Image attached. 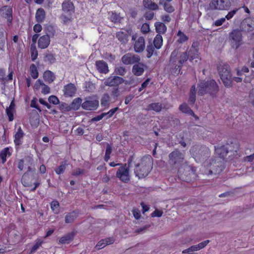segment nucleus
Masks as SVG:
<instances>
[{"label": "nucleus", "instance_id": "obj_1", "mask_svg": "<svg viewBox=\"0 0 254 254\" xmlns=\"http://www.w3.org/2000/svg\"><path fill=\"white\" fill-rule=\"evenodd\" d=\"M239 144L236 142H231L230 144L219 147H215V152L218 157L211 159L210 166H213L212 170H209V173L213 172L215 174L220 173L225 168L224 161L233 160L238 155Z\"/></svg>", "mask_w": 254, "mask_h": 254}, {"label": "nucleus", "instance_id": "obj_2", "mask_svg": "<svg viewBox=\"0 0 254 254\" xmlns=\"http://www.w3.org/2000/svg\"><path fill=\"white\" fill-rule=\"evenodd\" d=\"M184 154L178 149L169 155V163L172 168L177 170L179 179L183 181L189 182L191 181L188 176L187 171L190 170V167L184 162Z\"/></svg>", "mask_w": 254, "mask_h": 254}, {"label": "nucleus", "instance_id": "obj_3", "mask_svg": "<svg viewBox=\"0 0 254 254\" xmlns=\"http://www.w3.org/2000/svg\"><path fill=\"white\" fill-rule=\"evenodd\" d=\"M153 159L150 155L144 156L135 161L134 174L139 179H142L149 174L152 169Z\"/></svg>", "mask_w": 254, "mask_h": 254}, {"label": "nucleus", "instance_id": "obj_4", "mask_svg": "<svg viewBox=\"0 0 254 254\" xmlns=\"http://www.w3.org/2000/svg\"><path fill=\"white\" fill-rule=\"evenodd\" d=\"M188 60L186 53H183L176 49L171 53L168 66L174 74H179L184 64Z\"/></svg>", "mask_w": 254, "mask_h": 254}, {"label": "nucleus", "instance_id": "obj_5", "mask_svg": "<svg viewBox=\"0 0 254 254\" xmlns=\"http://www.w3.org/2000/svg\"><path fill=\"white\" fill-rule=\"evenodd\" d=\"M219 90V86L214 79L207 80H202L197 84V93L198 95L202 96L208 94L212 98L216 97Z\"/></svg>", "mask_w": 254, "mask_h": 254}, {"label": "nucleus", "instance_id": "obj_6", "mask_svg": "<svg viewBox=\"0 0 254 254\" xmlns=\"http://www.w3.org/2000/svg\"><path fill=\"white\" fill-rule=\"evenodd\" d=\"M218 72L224 85L226 87L232 86L233 80L236 82H240L242 79L239 77H234L233 79L229 66L228 64H219L217 67Z\"/></svg>", "mask_w": 254, "mask_h": 254}, {"label": "nucleus", "instance_id": "obj_7", "mask_svg": "<svg viewBox=\"0 0 254 254\" xmlns=\"http://www.w3.org/2000/svg\"><path fill=\"white\" fill-rule=\"evenodd\" d=\"M190 153L197 163L203 161L210 155L209 148L205 145H195L190 149Z\"/></svg>", "mask_w": 254, "mask_h": 254}, {"label": "nucleus", "instance_id": "obj_8", "mask_svg": "<svg viewBox=\"0 0 254 254\" xmlns=\"http://www.w3.org/2000/svg\"><path fill=\"white\" fill-rule=\"evenodd\" d=\"M134 159L133 156H130L127 160L128 167L127 164L122 165L116 172V176L121 181L127 183L130 180L129 167Z\"/></svg>", "mask_w": 254, "mask_h": 254}, {"label": "nucleus", "instance_id": "obj_9", "mask_svg": "<svg viewBox=\"0 0 254 254\" xmlns=\"http://www.w3.org/2000/svg\"><path fill=\"white\" fill-rule=\"evenodd\" d=\"M242 31L238 29H233L229 35V40L233 48L238 49L243 43Z\"/></svg>", "mask_w": 254, "mask_h": 254}, {"label": "nucleus", "instance_id": "obj_10", "mask_svg": "<svg viewBox=\"0 0 254 254\" xmlns=\"http://www.w3.org/2000/svg\"><path fill=\"white\" fill-rule=\"evenodd\" d=\"M231 0H211L209 6L211 10H225L229 9Z\"/></svg>", "mask_w": 254, "mask_h": 254}, {"label": "nucleus", "instance_id": "obj_11", "mask_svg": "<svg viewBox=\"0 0 254 254\" xmlns=\"http://www.w3.org/2000/svg\"><path fill=\"white\" fill-rule=\"evenodd\" d=\"M241 31L254 35V19L250 17L243 19L240 23Z\"/></svg>", "mask_w": 254, "mask_h": 254}, {"label": "nucleus", "instance_id": "obj_12", "mask_svg": "<svg viewBox=\"0 0 254 254\" xmlns=\"http://www.w3.org/2000/svg\"><path fill=\"white\" fill-rule=\"evenodd\" d=\"M125 82L127 84V81H126L123 77L118 76H110L104 81V84L107 86L119 87V85Z\"/></svg>", "mask_w": 254, "mask_h": 254}, {"label": "nucleus", "instance_id": "obj_13", "mask_svg": "<svg viewBox=\"0 0 254 254\" xmlns=\"http://www.w3.org/2000/svg\"><path fill=\"white\" fill-rule=\"evenodd\" d=\"M140 61L139 56L130 53H127L122 57V62L126 65L138 63Z\"/></svg>", "mask_w": 254, "mask_h": 254}, {"label": "nucleus", "instance_id": "obj_14", "mask_svg": "<svg viewBox=\"0 0 254 254\" xmlns=\"http://www.w3.org/2000/svg\"><path fill=\"white\" fill-rule=\"evenodd\" d=\"M135 35L132 36V40L135 41L134 44V50L136 53H142L145 49V39L143 37H139L136 40H135Z\"/></svg>", "mask_w": 254, "mask_h": 254}, {"label": "nucleus", "instance_id": "obj_15", "mask_svg": "<svg viewBox=\"0 0 254 254\" xmlns=\"http://www.w3.org/2000/svg\"><path fill=\"white\" fill-rule=\"evenodd\" d=\"M24 134L21 127H19L13 136V142L16 149L22 144Z\"/></svg>", "mask_w": 254, "mask_h": 254}, {"label": "nucleus", "instance_id": "obj_16", "mask_svg": "<svg viewBox=\"0 0 254 254\" xmlns=\"http://www.w3.org/2000/svg\"><path fill=\"white\" fill-rule=\"evenodd\" d=\"M63 11L67 15H72L75 11V7L71 0H64L62 3Z\"/></svg>", "mask_w": 254, "mask_h": 254}, {"label": "nucleus", "instance_id": "obj_17", "mask_svg": "<svg viewBox=\"0 0 254 254\" xmlns=\"http://www.w3.org/2000/svg\"><path fill=\"white\" fill-rule=\"evenodd\" d=\"M77 88L75 85L72 83H68L64 86V95L66 97H73L76 94Z\"/></svg>", "mask_w": 254, "mask_h": 254}, {"label": "nucleus", "instance_id": "obj_18", "mask_svg": "<svg viewBox=\"0 0 254 254\" xmlns=\"http://www.w3.org/2000/svg\"><path fill=\"white\" fill-rule=\"evenodd\" d=\"M1 15L6 19L7 21L11 23L12 20V8L10 6L4 5L0 9Z\"/></svg>", "mask_w": 254, "mask_h": 254}, {"label": "nucleus", "instance_id": "obj_19", "mask_svg": "<svg viewBox=\"0 0 254 254\" xmlns=\"http://www.w3.org/2000/svg\"><path fill=\"white\" fill-rule=\"evenodd\" d=\"M51 39L50 36L44 35L40 36L38 40V47L40 49H45L47 48L50 44Z\"/></svg>", "mask_w": 254, "mask_h": 254}, {"label": "nucleus", "instance_id": "obj_20", "mask_svg": "<svg viewBox=\"0 0 254 254\" xmlns=\"http://www.w3.org/2000/svg\"><path fill=\"white\" fill-rule=\"evenodd\" d=\"M30 171H31V167L28 166L27 168V171L23 174L21 178V183L22 185L25 187H30L33 185V178L28 174V172Z\"/></svg>", "mask_w": 254, "mask_h": 254}, {"label": "nucleus", "instance_id": "obj_21", "mask_svg": "<svg viewBox=\"0 0 254 254\" xmlns=\"http://www.w3.org/2000/svg\"><path fill=\"white\" fill-rule=\"evenodd\" d=\"M98 106L99 102L97 100H86L82 104V108L86 110H95Z\"/></svg>", "mask_w": 254, "mask_h": 254}, {"label": "nucleus", "instance_id": "obj_22", "mask_svg": "<svg viewBox=\"0 0 254 254\" xmlns=\"http://www.w3.org/2000/svg\"><path fill=\"white\" fill-rule=\"evenodd\" d=\"M183 53H186L188 60H189L191 63H193V61L198 58V50L193 45H192L190 49H188L186 51Z\"/></svg>", "mask_w": 254, "mask_h": 254}, {"label": "nucleus", "instance_id": "obj_23", "mask_svg": "<svg viewBox=\"0 0 254 254\" xmlns=\"http://www.w3.org/2000/svg\"><path fill=\"white\" fill-rule=\"evenodd\" d=\"M76 234V231L75 230L72 231L70 233L62 237L59 240V243L62 244H69L71 241H73Z\"/></svg>", "mask_w": 254, "mask_h": 254}, {"label": "nucleus", "instance_id": "obj_24", "mask_svg": "<svg viewBox=\"0 0 254 254\" xmlns=\"http://www.w3.org/2000/svg\"><path fill=\"white\" fill-rule=\"evenodd\" d=\"M12 149L10 147H5L0 151V158L2 164L6 162V158L10 157L12 155Z\"/></svg>", "mask_w": 254, "mask_h": 254}, {"label": "nucleus", "instance_id": "obj_25", "mask_svg": "<svg viewBox=\"0 0 254 254\" xmlns=\"http://www.w3.org/2000/svg\"><path fill=\"white\" fill-rule=\"evenodd\" d=\"M96 65L97 70L100 73L106 74L108 73L109 70L108 64L104 61L99 60L96 62Z\"/></svg>", "mask_w": 254, "mask_h": 254}, {"label": "nucleus", "instance_id": "obj_26", "mask_svg": "<svg viewBox=\"0 0 254 254\" xmlns=\"http://www.w3.org/2000/svg\"><path fill=\"white\" fill-rule=\"evenodd\" d=\"M114 242L115 240L112 237L102 239L97 243L95 248L97 250H100L104 248L107 245L114 243Z\"/></svg>", "mask_w": 254, "mask_h": 254}, {"label": "nucleus", "instance_id": "obj_27", "mask_svg": "<svg viewBox=\"0 0 254 254\" xmlns=\"http://www.w3.org/2000/svg\"><path fill=\"white\" fill-rule=\"evenodd\" d=\"M144 65L142 64H136L132 66V72L136 76L141 75L144 71Z\"/></svg>", "mask_w": 254, "mask_h": 254}, {"label": "nucleus", "instance_id": "obj_28", "mask_svg": "<svg viewBox=\"0 0 254 254\" xmlns=\"http://www.w3.org/2000/svg\"><path fill=\"white\" fill-rule=\"evenodd\" d=\"M163 108L162 104L161 103H152L149 104L145 109L147 111H153L155 112L159 113L162 111Z\"/></svg>", "mask_w": 254, "mask_h": 254}, {"label": "nucleus", "instance_id": "obj_29", "mask_svg": "<svg viewBox=\"0 0 254 254\" xmlns=\"http://www.w3.org/2000/svg\"><path fill=\"white\" fill-rule=\"evenodd\" d=\"M210 242L209 240H205L202 242L199 243L198 245H193L186 250L188 252H194L198 251L203 248H204Z\"/></svg>", "mask_w": 254, "mask_h": 254}, {"label": "nucleus", "instance_id": "obj_30", "mask_svg": "<svg viewBox=\"0 0 254 254\" xmlns=\"http://www.w3.org/2000/svg\"><path fill=\"white\" fill-rule=\"evenodd\" d=\"M43 76L45 81L48 83H52L56 78L54 73L49 70H46L43 73Z\"/></svg>", "mask_w": 254, "mask_h": 254}, {"label": "nucleus", "instance_id": "obj_31", "mask_svg": "<svg viewBox=\"0 0 254 254\" xmlns=\"http://www.w3.org/2000/svg\"><path fill=\"white\" fill-rule=\"evenodd\" d=\"M142 4L145 8L149 10H155L159 9L158 4L151 0H143Z\"/></svg>", "mask_w": 254, "mask_h": 254}, {"label": "nucleus", "instance_id": "obj_32", "mask_svg": "<svg viewBox=\"0 0 254 254\" xmlns=\"http://www.w3.org/2000/svg\"><path fill=\"white\" fill-rule=\"evenodd\" d=\"M155 27L156 32L158 33L157 34L161 35V34H165L167 30V26L163 22H156L155 23Z\"/></svg>", "mask_w": 254, "mask_h": 254}, {"label": "nucleus", "instance_id": "obj_33", "mask_svg": "<svg viewBox=\"0 0 254 254\" xmlns=\"http://www.w3.org/2000/svg\"><path fill=\"white\" fill-rule=\"evenodd\" d=\"M45 11L44 9L40 8L37 10L35 14L36 21L38 23H42L45 19Z\"/></svg>", "mask_w": 254, "mask_h": 254}, {"label": "nucleus", "instance_id": "obj_34", "mask_svg": "<svg viewBox=\"0 0 254 254\" xmlns=\"http://www.w3.org/2000/svg\"><path fill=\"white\" fill-rule=\"evenodd\" d=\"M196 88L195 85L191 86L190 89V93L188 102L190 105H193L196 100Z\"/></svg>", "mask_w": 254, "mask_h": 254}, {"label": "nucleus", "instance_id": "obj_35", "mask_svg": "<svg viewBox=\"0 0 254 254\" xmlns=\"http://www.w3.org/2000/svg\"><path fill=\"white\" fill-rule=\"evenodd\" d=\"M78 216V212L76 211H73L68 213L65 216V222L66 223H72Z\"/></svg>", "mask_w": 254, "mask_h": 254}, {"label": "nucleus", "instance_id": "obj_36", "mask_svg": "<svg viewBox=\"0 0 254 254\" xmlns=\"http://www.w3.org/2000/svg\"><path fill=\"white\" fill-rule=\"evenodd\" d=\"M153 44L156 49H160L163 45L162 36L160 34H157L153 40Z\"/></svg>", "mask_w": 254, "mask_h": 254}, {"label": "nucleus", "instance_id": "obj_37", "mask_svg": "<svg viewBox=\"0 0 254 254\" xmlns=\"http://www.w3.org/2000/svg\"><path fill=\"white\" fill-rule=\"evenodd\" d=\"M82 100L80 97L73 99L70 104V107H71L72 110L77 111L80 108V106L82 107Z\"/></svg>", "mask_w": 254, "mask_h": 254}, {"label": "nucleus", "instance_id": "obj_38", "mask_svg": "<svg viewBox=\"0 0 254 254\" xmlns=\"http://www.w3.org/2000/svg\"><path fill=\"white\" fill-rule=\"evenodd\" d=\"M117 38L122 43H126L128 41V35L124 32L119 31L116 33Z\"/></svg>", "mask_w": 254, "mask_h": 254}, {"label": "nucleus", "instance_id": "obj_39", "mask_svg": "<svg viewBox=\"0 0 254 254\" xmlns=\"http://www.w3.org/2000/svg\"><path fill=\"white\" fill-rule=\"evenodd\" d=\"M29 72L31 77L35 79H37L39 76V72L37 66L32 64L29 67Z\"/></svg>", "mask_w": 254, "mask_h": 254}, {"label": "nucleus", "instance_id": "obj_40", "mask_svg": "<svg viewBox=\"0 0 254 254\" xmlns=\"http://www.w3.org/2000/svg\"><path fill=\"white\" fill-rule=\"evenodd\" d=\"M179 110L183 113L188 115H194L193 111L186 103H183L180 105Z\"/></svg>", "mask_w": 254, "mask_h": 254}, {"label": "nucleus", "instance_id": "obj_41", "mask_svg": "<svg viewBox=\"0 0 254 254\" xmlns=\"http://www.w3.org/2000/svg\"><path fill=\"white\" fill-rule=\"evenodd\" d=\"M155 49L156 48L153 45V44L150 43L147 45L146 49V57L147 58H150L154 54L157 55V53L155 52Z\"/></svg>", "mask_w": 254, "mask_h": 254}, {"label": "nucleus", "instance_id": "obj_42", "mask_svg": "<svg viewBox=\"0 0 254 254\" xmlns=\"http://www.w3.org/2000/svg\"><path fill=\"white\" fill-rule=\"evenodd\" d=\"M67 166V161L64 160L62 161L61 165L56 169H55V171L57 175H61L63 174L66 169V167Z\"/></svg>", "mask_w": 254, "mask_h": 254}, {"label": "nucleus", "instance_id": "obj_43", "mask_svg": "<svg viewBox=\"0 0 254 254\" xmlns=\"http://www.w3.org/2000/svg\"><path fill=\"white\" fill-rule=\"evenodd\" d=\"M51 208L52 211L56 214L60 212V203L57 200H53L50 203Z\"/></svg>", "mask_w": 254, "mask_h": 254}, {"label": "nucleus", "instance_id": "obj_44", "mask_svg": "<svg viewBox=\"0 0 254 254\" xmlns=\"http://www.w3.org/2000/svg\"><path fill=\"white\" fill-rule=\"evenodd\" d=\"M30 52L32 61H35L38 56V53L36 48V46H30Z\"/></svg>", "mask_w": 254, "mask_h": 254}, {"label": "nucleus", "instance_id": "obj_45", "mask_svg": "<svg viewBox=\"0 0 254 254\" xmlns=\"http://www.w3.org/2000/svg\"><path fill=\"white\" fill-rule=\"evenodd\" d=\"M177 36L179 37V38L177 40V42L179 43H183L187 41L188 40V37L183 32H182L181 30H179L178 32Z\"/></svg>", "mask_w": 254, "mask_h": 254}, {"label": "nucleus", "instance_id": "obj_46", "mask_svg": "<svg viewBox=\"0 0 254 254\" xmlns=\"http://www.w3.org/2000/svg\"><path fill=\"white\" fill-rule=\"evenodd\" d=\"M114 72L117 75L124 76L127 73V70L125 67L119 66L115 68Z\"/></svg>", "mask_w": 254, "mask_h": 254}, {"label": "nucleus", "instance_id": "obj_47", "mask_svg": "<svg viewBox=\"0 0 254 254\" xmlns=\"http://www.w3.org/2000/svg\"><path fill=\"white\" fill-rule=\"evenodd\" d=\"M56 58L54 55L48 54L44 57V61L50 64H52L56 62Z\"/></svg>", "mask_w": 254, "mask_h": 254}, {"label": "nucleus", "instance_id": "obj_48", "mask_svg": "<svg viewBox=\"0 0 254 254\" xmlns=\"http://www.w3.org/2000/svg\"><path fill=\"white\" fill-rule=\"evenodd\" d=\"M56 31L54 27L51 25H49L47 27V34L46 35H48L50 36V37H54L56 35Z\"/></svg>", "mask_w": 254, "mask_h": 254}, {"label": "nucleus", "instance_id": "obj_49", "mask_svg": "<svg viewBox=\"0 0 254 254\" xmlns=\"http://www.w3.org/2000/svg\"><path fill=\"white\" fill-rule=\"evenodd\" d=\"M110 96L108 94L105 93L103 95L101 100V103L102 106H106L109 104L110 101Z\"/></svg>", "mask_w": 254, "mask_h": 254}, {"label": "nucleus", "instance_id": "obj_50", "mask_svg": "<svg viewBox=\"0 0 254 254\" xmlns=\"http://www.w3.org/2000/svg\"><path fill=\"white\" fill-rule=\"evenodd\" d=\"M163 6L164 10L168 13H172L175 11L174 7L170 3L165 2Z\"/></svg>", "mask_w": 254, "mask_h": 254}, {"label": "nucleus", "instance_id": "obj_51", "mask_svg": "<svg viewBox=\"0 0 254 254\" xmlns=\"http://www.w3.org/2000/svg\"><path fill=\"white\" fill-rule=\"evenodd\" d=\"M1 34L3 35V32H2ZM6 39V37H4L3 35L0 37V51L3 52L4 51V45Z\"/></svg>", "mask_w": 254, "mask_h": 254}, {"label": "nucleus", "instance_id": "obj_52", "mask_svg": "<svg viewBox=\"0 0 254 254\" xmlns=\"http://www.w3.org/2000/svg\"><path fill=\"white\" fill-rule=\"evenodd\" d=\"M43 243V241L40 239H37L35 244L31 248L30 250V253H34Z\"/></svg>", "mask_w": 254, "mask_h": 254}, {"label": "nucleus", "instance_id": "obj_53", "mask_svg": "<svg viewBox=\"0 0 254 254\" xmlns=\"http://www.w3.org/2000/svg\"><path fill=\"white\" fill-rule=\"evenodd\" d=\"M25 162V164L26 165H28V166H30L33 164V158L32 156L28 155V156H25L23 159H22Z\"/></svg>", "mask_w": 254, "mask_h": 254}, {"label": "nucleus", "instance_id": "obj_54", "mask_svg": "<svg viewBox=\"0 0 254 254\" xmlns=\"http://www.w3.org/2000/svg\"><path fill=\"white\" fill-rule=\"evenodd\" d=\"M150 27L149 25L147 23H143L140 28V31L141 33L143 34H147L150 31Z\"/></svg>", "mask_w": 254, "mask_h": 254}, {"label": "nucleus", "instance_id": "obj_55", "mask_svg": "<svg viewBox=\"0 0 254 254\" xmlns=\"http://www.w3.org/2000/svg\"><path fill=\"white\" fill-rule=\"evenodd\" d=\"M48 101L50 103L54 105H58L60 103L58 98L55 95H51L48 98Z\"/></svg>", "mask_w": 254, "mask_h": 254}, {"label": "nucleus", "instance_id": "obj_56", "mask_svg": "<svg viewBox=\"0 0 254 254\" xmlns=\"http://www.w3.org/2000/svg\"><path fill=\"white\" fill-rule=\"evenodd\" d=\"M110 19L114 23L119 22L121 20L120 15L116 12H112Z\"/></svg>", "mask_w": 254, "mask_h": 254}, {"label": "nucleus", "instance_id": "obj_57", "mask_svg": "<svg viewBox=\"0 0 254 254\" xmlns=\"http://www.w3.org/2000/svg\"><path fill=\"white\" fill-rule=\"evenodd\" d=\"M119 107H116L114 108H113L111 109L109 111H108L107 113H103L104 114H105V116H107V119H109L111 118L114 114L119 110Z\"/></svg>", "mask_w": 254, "mask_h": 254}, {"label": "nucleus", "instance_id": "obj_58", "mask_svg": "<svg viewBox=\"0 0 254 254\" xmlns=\"http://www.w3.org/2000/svg\"><path fill=\"white\" fill-rule=\"evenodd\" d=\"M85 171L84 169L77 168L72 172L71 175L72 176L77 177L79 175H83L85 173Z\"/></svg>", "mask_w": 254, "mask_h": 254}, {"label": "nucleus", "instance_id": "obj_59", "mask_svg": "<svg viewBox=\"0 0 254 254\" xmlns=\"http://www.w3.org/2000/svg\"><path fill=\"white\" fill-rule=\"evenodd\" d=\"M6 113L7 116L8 117L9 121H10V122L12 121L14 119L13 110H11L10 109L6 108Z\"/></svg>", "mask_w": 254, "mask_h": 254}, {"label": "nucleus", "instance_id": "obj_60", "mask_svg": "<svg viewBox=\"0 0 254 254\" xmlns=\"http://www.w3.org/2000/svg\"><path fill=\"white\" fill-rule=\"evenodd\" d=\"M239 8H236L235 9H234L230 12H228V13L225 16V19H227V20H230L231 19L234 15L236 14V13L238 11Z\"/></svg>", "mask_w": 254, "mask_h": 254}, {"label": "nucleus", "instance_id": "obj_61", "mask_svg": "<svg viewBox=\"0 0 254 254\" xmlns=\"http://www.w3.org/2000/svg\"><path fill=\"white\" fill-rule=\"evenodd\" d=\"M154 13L152 11H146L144 15V17L147 20H150L154 17Z\"/></svg>", "mask_w": 254, "mask_h": 254}, {"label": "nucleus", "instance_id": "obj_62", "mask_svg": "<svg viewBox=\"0 0 254 254\" xmlns=\"http://www.w3.org/2000/svg\"><path fill=\"white\" fill-rule=\"evenodd\" d=\"M50 88L45 83L42 86L41 93L43 94L46 95L50 93Z\"/></svg>", "mask_w": 254, "mask_h": 254}, {"label": "nucleus", "instance_id": "obj_63", "mask_svg": "<svg viewBox=\"0 0 254 254\" xmlns=\"http://www.w3.org/2000/svg\"><path fill=\"white\" fill-rule=\"evenodd\" d=\"M163 214V211L160 210L155 209L151 214V216L152 217H160Z\"/></svg>", "mask_w": 254, "mask_h": 254}, {"label": "nucleus", "instance_id": "obj_64", "mask_svg": "<svg viewBox=\"0 0 254 254\" xmlns=\"http://www.w3.org/2000/svg\"><path fill=\"white\" fill-rule=\"evenodd\" d=\"M44 83L42 80L40 79L37 80L34 84V89L37 90H39L40 87L44 85Z\"/></svg>", "mask_w": 254, "mask_h": 254}]
</instances>
